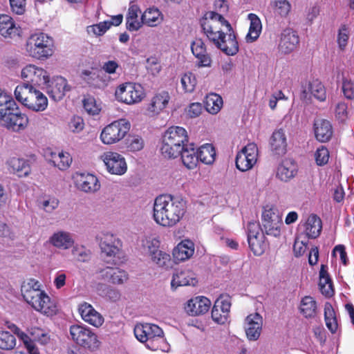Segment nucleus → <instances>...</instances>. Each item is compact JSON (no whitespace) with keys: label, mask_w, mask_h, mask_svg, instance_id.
<instances>
[{"label":"nucleus","mask_w":354,"mask_h":354,"mask_svg":"<svg viewBox=\"0 0 354 354\" xmlns=\"http://www.w3.org/2000/svg\"><path fill=\"white\" fill-rule=\"evenodd\" d=\"M21 77L35 85L47 86L50 82L48 73L42 68L28 65L21 71Z\"/></svg>","instance_id":"17"},{"label":"nucleus","mask_w":354,"mask_h":354,"mask_svg":"<svg viewBox=\"0 0 354 354\" xmlns=\"http://www.w3.org/2000/svg\"><path fill=\"white\" fill-rule=\"evenodd\" d=\"M170 100L168 92L161 91L155 95L149 105V111L154 113H158L166 108Z\"/></svg>","instance_id":"41"},{"label":"nucleus","mask_w":354,"mask_h":354,"mask_svg":"<svg viewBox=\"0 0 354 354\" xmlns=\"http://www.w3.org/2000/svg\"><path fill=\"white\" fill-rule=\"evenodd\" d=\"M180 83L183 89L186 93H192L194 91L197 84L196 76L192 73H186L182 75Z\"/></svg>","instance_id":"54"},{"label":"nucleus","mask_w":354,"mask_h":354,"mask_svg":"<svg viewBox=\"0 0 354 354\" xmlns=\"http://www.w3.org/2000/svg\"><path fill=\"white\" fill-rule=\"evenodd\" d=\"M270 149L272 152L277 156H283L286 152V136L282 129L273 132L270 140Z\"/></svg>","instance_id":"31"},{"label":"nucleus","mask_w":354,"mask_h":354,"mask_svg":"<svg viewBox=\"0 0 354 354\" xmlns=\"http://www.w3.org/2000/svg\"><path fill=\"white\" fill-rule=\"evenodd\" d=\"M1 124L14 131L24 130L28 124L29 120L25 113H22L15 102L0 116Z\"/></svg>","instance_id":"12"},{"label":"nucleus","mask_w":354,"mask_h":354,"mask_svg":"<svg viewBox=\"0 0 354 354\" xmlns=\"http://www.w3.org/2000/svg\"><path fill=\"white\" fill-rule=\"evenodd\" d=\"M28 55L38 59H46L54 53L53 40L44 32L32 34L26 42Z\"/></svg>","instance_id":"8"},{"label":"nucleus","mask_w":354,"mask_h":354,"mask_svg":"<svg viewBox=\"0 0 354 354\" xmlns=\"http://www.w3.org/2000/svg\"><path fill=\"white\" fill-rule=\"evenodd\" d=\"M180 155L183 165L189 169H192L197 166L198 162V151L194 147L193 144H187L182 149Z\"/></svg>","instance_id":"36"},{"label":"nucleus","mask_w":354,"mask_h":354,"mask_svg":"<svg viewBox=\"0 0 354 354\" xmlns=\"http://www.w3.org/2000/svg\"><path fill=\"white\" fill-rule=\"evenodd\" d=\"M70 89L71 87L68 86L67 80L61 76H58L54 78L51 84L49 85L48 93L55 101H59Z\"/></svg>","instance_id":"29"},{"label":"nucleus","mask_w":354,"mask_h":354,"mask_svg":"<svg viewBox=\"0 0 354 354\" xmlns=\"http://www.w3.org/2000/svg\"><path fill=\"white\" fill-rule=\"evenodd\" d=\"M136 339L151 351H167L169 345L165 337L162 329L150 323L137 324L134 327Z\"/></svg>","instance_id":"4"},{"label":"nucleus","mask_w":354,"mask_h":354,"mask_svg":"<svg viewBox=\"0 0 354 354\" xmlns=\"http://www.w3.org/2000/svg\"><path fill=\"white\" fill-rule=\"evenodd\" d=\"M15 95L24 106L33 111H43L48 106V99L46 95L31 84L18 85L15 90Z\"/></svg>","instance_id":"6"},{"label":"nucleus","mask_w":354,"mask_h":354,"mask_svg":"<svg viewBox=\"0 0 354 354\" xmlns=\"http://www.w3.org/2000/svg\"><path fill=\"white\" fill-rule=\"evenodd\" d=\"M263 318L257 313L250 314L245 319V330L250 341L257 340L261 333Z\"/></svg>","instance_id":"21"},{"label":"nucleus","mask_w":354,"mask_h":354,"mask_svg":"<svg viewBox=\"0 0 354 354\" xmlns=\"http://www.w3.org/2000/svg\"><path fill=\"white\" fill-rule=\"evenodd\" d=\"M101 278L114 285H123L129 280V274L124 270L106 267L99 272Z\"/></svg>","instance_id":"23"},{"label":"nucleus","mask_w":354,"mask_h":354,"mask_svg":"<svg viewBox=\"0 0 354 354\" xmlns=\"http://www.w3.org/2000/svg\"><path fill=\"white\" fill-rule=\"evenodd\" d=\"M142 246L147 251L149 257L153 252H158L160 248V241L155 236H147L142 241Z\"/></svg>","instance_id":"56"},{"label":"nucleus","mask_w":354,"mask_h":354,"mask_svg":"<svg viewBox=\"0 0 354 354\" xmlns=\"http://www.w3.org/2000/svg\"><path fill=\"white\" fill-rule=\"evenodd\" d=\"M348 40V30L346 26H342L338 32L337 43L339 48L344 50L347 45Z\"/></svg>","instance_id":"64"},{"label":"nucleus","mask_w":354,"mask_h":354,"mask_svg":"<svg viewBox=\"0 0 354 354\" xmlns=\"http://www.w3.org/2000/svg\"><path fill=\"white\" fill-rule=\"evenodd\" d=\"M193 55L198 59L197 65L199 67H209L211 66L212 59L207 53L205 43L201 39H196L191 45Z\"/></svg>","instance_id":"26"},{"label":"nucleus","mask_w":354,"mask_h":354,"mask_svg":"<svg viewBox=\"0 0 354 354\" xmlns=\"http://www.w3.org/2000/svg\"><path fill=\"white\" fill-rule=\"evenodd\" d=\"M313 129L316 139L321 142H328L333 133L330 122L323 118L315 120Z\"/></svg>","instance_id":"27"},{"label":"nucleus","mask_w":354,"mask_h":354,"mask_svg":"<svg viewBox=\"0 0 354 354\" xmlns=\"http://www.w3.org/2000/svg\"><path fill=\"white\" fill-rule=\"evenodd\" d=\"M297 172V166L294 161L286 159L279 165L277 171V177L281 181L288 182L295 176Z\"/></svg>","instance_id":"33"},{"label":"nucleus","mask_w":354,"mask_h":354,"mask_svg":"<svg viewBox=\"0 0 354 354\" xmlns=\"http://www.w3.org/2000/svg\"><path fill=\"white\" fill-rule=\"evenodd\" d=\"M73 179L77 188L86 193H93L100 188L97 178L90 173L76 172Z\"/></svg>","instance_id":"18"},{"label":"nucleus","mask_w":354,"mask_h":354,"mask_svg":"<svg viewBox=\"0 0 354 354\" xmlns=\"http://www.w3.org/2000/svg\"><path fill=\"white\" fill-rule=\"evenodd\" d=\"M188 136L186 130L180 127H171L162 137V153L169 158L180 156V151L187 145Z\"/></svg>","instance_id":"5"},{"label":"nucleus","mask_w":354,"mask_h":354,"mask_svg":"<svg viewBox=\"0 0 354 354\" xmlns=\"http://www.w3.org/2000/svg\"><path fill=\"white\" fill-rule=\"evenodd\" d=\"M142 24L150 27H155L162 23L163 17L158 9L150 8L146 10L142 15Z\"/></svg>","instance_id":"44"},{"label":"nucleus","mask_w":354,"mask_h":354,"mask_svg":"<svg viewBox=\"0 0 354 354\" xmlns=\"http://www.w3.org/2000/svg\"><path fill=\"white\" fill-rule=\"evenodd\" d=\"M71 339L77 345L90 351H96L100 346L97 335L84 325H72L69 329Z\"/></svg>","instance_id":"9"},{"label":"nucleus","mask_w":354,"mask_h":354,"mask_svg":"<svg viewBox=\"0 0 354 354\" xmlns=\"http://www.w3.org/2000/svg\"><path fill=\"white\" fill-rule=\"evenodd\" d=\"M100 159L104 163L109 173L121 176L126 173L127 164L124 157L114 151L103 153Z\"/></svg>","instance_id":"15"},{"label":"nucleus","mask_w":354,"mask_h":354,"mask_svg":"<svg viewBox=\"0 0 354 354\" xmlns=\"http://www.w3.org/2000/svg\"><path fill=\"white\" fill-rule=\"evenodd\" d=\"M109 29V24L105 21L88 26L87 31L88 32H93L96 36H101L103 35Z\"/></svg>","instance_id":"59"},{"label":"nucleus","mask_w":354,"mask_h":354,"mask_svg":"<svg viewBox=\"0 0 354 354\" xmlns=\"http://www.w3.org/2000/svg\"><path fill=\"white\" fill-rule=\"evenodd\" d=\"M59 204V200L55 197H45L39 201V207L46 213H52Z\"/></svg>","instance_id":"53"},{"label":"nucleus","mask_w":354,"mask_h":354,"mask_svg":"<svg viewBox=\"0 0 354 354\" xmlns=\"http://www.w3.org/2000/svg\"><path fill=\"white\" fill-rule=\"evenodd\" d=\"M150 257L153 263L158 267L167 268L171 266L170 255L163 251L158 250L155 253L153 252Z\"/></svg>","instance_id":"51"},{"label":"nucleus","mask_w":354,"mask_h":354,"mask_svg":"<svg viewBox=\"0 0 354 354\" xmlns=\"http://www.w3.org/2000/svg\"><path fill=\"white\" fill-rule=\"evenodd\" d=\"M322 229L321 219L315 214L308 216L306 223L305 233L310 239H315L319 236Z\"/></svg>","instance_id":"42"},{"label":"nucleus","mask_w":354,"mask_h":354,"mask_svg":"<svg viewBox=\"0 0 354 354\" xmlns=\"http://www.w3.org/2000/svg\"><path fill=\"white\" fill-rule=\"evenodd\" d=\"M347 104L344 102L337 103L335 107V118L340 122H344L348 118Z\"/></svg>","instance_id":"61"},{"label":"nucleus","mask_w":354,"mask_h":354,"mask_svg":"<svg viewBox=\"0 0 354 354\" xmlns=\"http://www.w3.org/2000/svg\"><path fill=\"white\" fill-rule=\"evenodd\" d=\"M324 319L328 330L332 333H336L338 328L337 317L332 305L328 302L324 305Z\"/></svg>","instance_id":"48"},{"label":"nucleus","mask_w":354,"mask_h":354,"mask_svg":"<svg viewBox=\"0 0 354 354\" xmlns=\"http://www.w3.org/2000/svg\"><path fill=\"white\" fill-rule=\"evenodd\" d=\"M24 300L35 310L47 315L53 316L58 310L54 301L42 290L38 281L30 279L24 281L21 288Z\"/></svg>","instance_id":"3"},{"label":"nucleus","mask_w":354,"mask_h":354,"mask_svg":"<svg viewBox=\"0 0 354 354\" xmlns=\"http://www.w3.org/2000/svg\"><path fill=\"white\" fill-rule=\"evenodd\" d=\"M223 106L222 97L215 93L207 95L205 101V109L211 114H216Z\"/></svg>","instance_id":"49"},{"label":"nucleus","mask_w":354,"mask_h":354,"mask_svg":"<svg viewBox=\"0 0 354 354\" xmlns=\"http://www.w3.org/2000/svg\"><path fill=\"white\" fill-rule=\"evenodd\" d=\"M299 43V39L297 32L291 28H286L280 35L279 51L283 54H290L297 48Z\"/></svg>","instance_id":"20"},{"label":"nucleus","mask_w":354,"mask_h":354,"mask_svg":"<svg viewBox=\"0 0 354 354\" xmlns=\"http://www.w3.org/2000/svg\"><path fill=\"white\" fill-rule=\"evenodd\" d=\"M83 106L85 111L90 115H97L100 110L101 106L97 104L96 100L92 96H88L83 100Z\"/></svg>","instance_id":"55"},{"label":"nucleus","mask_w":354,"mask_h":354,"mask_svg":"<svg viewBox=\"0 0 354 354\" xmlns=\"http://www.w3.org/2000/svg\"><path fill=\"white\" fill-rule=\"evenodd\" d=\"M79 75L80 79L90 87L102 88L106 86L105 76L95 68L82 70Z\"/></svg>","instance_id":"22"},{"label":"nucleus","mask_w":354,"mask_h":354,"mask_svg":"<svg viewBox=\"0 0 354 354\" xmlns=\"http://www.w3.org/2000/svg\"><path fill=\"white\" fill-rule=\"evenodd\" d=\"M319 286L322 293L325 296L331 297L333 295L332 281L328 274L327 266L325 265L321 266Z\"/></svg>","instance_id":"43"},{"label":"nucleus","mask_w":354,"mask_h":354,"mask_svg":"<svg viewBox=\"0 0 354 354\" xmlns=\"http://www.w3.org/2000/svg\"><path fill=\"white\" fill-rule=\"evenodd\" d=\"M270 6L275 15L281 17L288 16L291 10V5L288 0H272Z\"/></svg>","instance_id":"50"},{"label":"nucleus","mask_w":354,"mask_h":354,"mask_svg":"<svg viewBox=\"0 0 354 354\" xmlns=\"http://www.w3.org/2000/svg\"><path fill=\"white\" fill-rule=\"evenodd\" d=\"M211 306V301L205 297H196L188 301L185 310L187 313L196 316L207 313Z\"/></svg>","instance_id":"28"},{"label":"nucleus","mask_w":354,"mask_h":354,"mask_svg":"<svg viewBox=\"0 0 354 354\" xmlns=\"http://www.w3.org/2000/svg\"><path fill=\"white\" fill-rule=\"evenodd\" d=\"M194 252V244L189 240L182 241L174 248L173 257L177 261H183L189 259Z\"/></svg>","instance_id":"34"},{"label":"nucleus","mask_w":354,"mask_h":354,"mask_svg":"<svg viewBox=\"0 0 354 354\" xmlns=\"http://www.w3.org/2000/svg\"><path fill=\"white\" fill-rule=\"evenodd\" d=\"M15 346V337L8 331L0 330V348L3 350H12Z\"/></svg>","instance_id":"52"},{"label":"nucleus","mask_w":354,"mask_h":354,"mask_svg":"<svg viewBox=\"0 0 354 354\" xmlns=\"http://www.w3.org/2000/svg\"><path fill=\"white\" fill-rule=\"evenodd\" d=\"M14 105L15 101L11 98V97L3 93L0 89V116H2V114L8 108Z\"/></svg>","instance_id":"62"},{"label":"nucleus","mask_w":354,"mask_h":354,"mask_svg":"<svg viewBox=\"0 0 354 354\" xmlns=\"http://www.w3.org/2000/svg\"><path fill=\"white\" fill-rule=\"evenodd\" d=\"M48 161L59 169L64 171L71 166L72 158L68 152H50Z\"/></svg>","instance_id":"39"},{"label":"nucleus","mask_w":354,"mask_h":354,"mask_svg":"<svg viewBox=\"0 0 354 354\" xmlns=\"http://www.w3.org/2000/svg\"><path fill=\"white\" fill-rule=\"evenodd\" d=\"M258 148L252 142L244 147L236 157V167L241 171H246L253 167L257 160Z\"/></svg>","instance_id":"16"},{"label":"nucleus","mask_w":354,"mask_h":354,"mask_svg":"<svg viewBox=\"0 0 354 354\" xmlns=\"http://www.w3.org/2000/svg\"><path fill=\"white\" fill-rule=\"evenodd\" d=\"M186 213V202L170 194H161L153 201L152 218L164 227H173L180 222Z\"/></svg>","instance_id":"2"},{"label":"nucleus","mask_w":354,"mask_h":354,"mask_svg":"<svg viewBox=\"0 0 354 354\" xmlns=\"http://www.w3.org/2000/svg\"><path fill=\"white\" fill-rule=\"evenodd\" d=\"M196 283L195 274L189 270H184L174 274L171 286L175 290L179 286H195Z\"/></svg>","instance_id":"35"},{"label":"nucleus","mask_w":354,"mask_h":354,"mask_svg":"<svg viewBox=\"0 0 354 354\" xmlns=\"http://www.w3.org/2000/svg\"><path fill=\"white\" fill-rule=\"evenodd\" d=\"M248 19L250 21V25L245 39L248 42H253L259 37L262 25L260 19L255 14H249Z\"/></svg>","instance_id":"45"},{"label":"nucleus","mask_w":354,"mask_h":354,"mask_svg":"<svg viewBox=\"0 0 354 354\" xmlns=\"http://www.w3.org/2000/svg\"><path fill=\"white\" fill-rule=\"evenodd\" d=\"M79 312L85 322L95 327H100L104 323L102 315L89 304L84 303L80 305Z\"/></svg>","instance_id":"25"},{"label":"nucleus","mask_w":354,"mask_h":354,"mask_svg":"<svg viewBox=\"0 0 354 354\" xmlns=\"http://www.w3.org/2000/svg\"><path fill=\"white\" fill-rule=\"evenodd\" d=\"M299 310L306 318L314 317L317 313V303L313 297L306 296L301 301Z\"/></svg>","instance_id":"46"},{"label":"nucleus","mask_w":354,"mask_h":354,"mask_svg":"<svg viewBox=\"0 0 354 354\" xmlns=\"http://www.w3.org/2000/svg\"><path fill=\"white\" fill-rule=\"evenodd\" d=\"M20 34L19 27L17 26L12 18L7 15H0V35L5 38H12Z\"/></svg>","instance_id":"32"},{"label":"nucleus","mask_w":354,"mask_h":354,"mask_svg":"<svg viewBox=\"0 0 354 354\" xmlns=\"http://www.w3.org/2000/svg\"><path fill=\"white\" fill-rule=\"evenodd\" d=\"M315 158L318 165H326L329 159V151L327 148L324 146L317 148L315 153Z\"/></svg>","instance_id":"58"},{"label":"nucleus","mask_w":354,"mask_h":354,"mask_svg":"<svg viewBox=\"0 0 354 354\" xmlns=\"http://www.w3.org/2000/svg\"><path fill=\"white\" fill-rule=\"evenodd\" d=\"M231 307L228 297L221 296L217 299L212 310V318L218 324H224L227 322Z\"/></svg>","instance_id":"19"},{"label":"nucleus","mask_w":354,"mask_h":354,"mask_svg":"<svg viewBox=\"0 0 354 354\" xmlns=\"http://www.w3.org/2000/svg\"><path fill=\"white\" fill-rule=\"evenodd\" d=\"M313 95L320 102H324L326 99V91L324 86L318 80H314L308 82L302 90L301 98L303 100H307Z\"/></svg>","instance_id":"24"},{"label":"nucleus","mask_w":354,"mask_h":354,"mask_svg":"<svg viewBox=\"0 0 354 354\" xmlns=\"http://www.w3.org/2000/svg\"><path fill=\"white\" fill-rule=\"evenodd\" d=\"M49 243L58 249L68 250L73 245L74 240L71 233L59 230L53 234Z\"/></svg>","instance_id":"30"},{"label":"nucleus","mask_w":354,"mask_h":354,"mask_svg":"<svg viewBox=\"0 0 354 354\" xmlns=\"http://www.w3.org/2000/svg\"><path fill=\"white\" fill-rule=\"evenodd\" d=\"M8 165L11 171L19 177H26L31 171L28 161L23 158H12L9 160Z\"/></svg>","instance_id":"40"},{"label":"nucleus","mask_w":354,"mask_h":354,"mask_svg":"<svg viewBox=\"0 0 354 354\" xmlns=\"http://www.w3.org/2000/svg\"><path fill=\"white\" fill-rule=\"evenodd\" d=\"M127 145L129 151H138L144 147V141L138 136H131Z\"/></svg>","instance_id":"63"},{"label":"nucleus","mask_w":354,"mask_h":354,"mask_svg":"<svg viewBox=\"0 0 354 354\" xmlns=\"http://www.w3.org/2000/svg\"><path fill=\"white\" fill-rule=\"evenodd\" d=\"M261 224L262 230H264L268 235L279 236L283 225L282 216L277 209L266 207L262 212Z\"/></svg>","instance_id":"13"},{"label":"nucleus","mask_w":354,"mask_h":354,"mask_svg":"<svg viewBox=\"0 0 354 354\" xmlns=\"http://www.w3.org/2000/svg\"><path fill=\"white\" fill-rule=\"evenodd\" d=\"M197 151L198 160L206 165H211L214 162L216 151L211 144L203 145Z\"/></svg>","instance_id":"47"},{"label":"nucleus","mask_w":354,"mask_h":354,"mask_svg":"<svg viewBox=\"0 0 354 354\" xmlns=\"http://www.w3.org/2000/svg\"><path fill=\"white\" fill-rule=\"evenodd\" d=\"M98 239L104 261L113 265L119 263L123 257L121 241L110 232H102Z\"/></svg>","instance_id":"7"},{"label":"nucleus","mask_w":354,"mask_h":354,"mask_svg":"<svg viewBox=\"0 0 354 354\" xmlns=\"http://www.w3.org/2000/svg\"><path fill=\"white\" fill-rule=\"evenodd\" d=\"M68 128L73 133L81 132L84 128L83 118L80 116H73L68 122Z\"/></svg>","instance_id":"60"},{"label":"nucleus","mask_w":354,"mask_h":354,"mask_svg":"<svg viewBox=\"0 0 354 354\" xmlns=\"http://www.w3.org/2000/svg\"><path fill=\"white\" fill-rule=\"evenodd\" d=\"M141 11L138 6L131 2L127 15L126 23L127 28L129 31H136L142 27V17L140 19H138V14Z\"/></svg>","instance_id":"37"},{"label":"nucleus","mask_w":354,"mask_h":354,"mask_svg":"<svg viewBox=\"0 0 354 354\" xmlns=\"http://www.w3.org/2000/svg\"><path fill=\"white\" fill-rule=\"evenodd\" d=\"M115 96L118 101L131 105L141 102L145 97V92L141 84L127 82L116 88Z\"/></svg>","instance_id":"10"},{"label":"nucleus","mask_w":354,"mask_h":354,"mask_svg":"<svg viewBox=\"0 0 354 354\" xmlns=\"http://www.w3.org/2000/svg\"><path fill=\"white\" fill-rule=\"evenodd\" d=\"M72 254L74 258L81 262H85L89 260L91 253L83 246H75L72 250Z\"/></svg>","instance_id":"57"},{"label":"nucleus","mask_w":354,"mask_h":354,"mask_svg":"<svg viewBox=\"0 0 354 354\" xmlns=\"http://www.w3.org/2000/svg\"><path fill=\"white\" fill-rule=\"evenodd\" d=\"M6 326L8 328L11 330L15 333L19 338L23 342L25 347L28 351L29 354H39V351L36 346L35 344L32 341L30 337L24 332L21 331L15 324L7 322Z\"/></svg>","instance_id":"38"},{"label":"nucleus","mask_w":354,"mask_h":354,"mask_svg":"<svg viewBox=\"0 0 354 354\" xmlns=\"http://www.w3.org/2000/svg\"><path fill=\"white\" fill-rule=\"evenodd\" d=\"M204 33L218 49L227 55L239 51V44L231 24L220 14L209 11L201 21Z\"/></svg>","instance_id":"1"},{"label":"nucleus","mask_w":354,"mask_h":354,"mask_svg":"<svg viewBox=\"0 0 354 354\" xmlns=\"http://www.w3.org/2000/svg\"><path fill=\"white\" fill-rule=\"evenodd\" d=\"M130 123L120 119L106 126L101 132L100 139L105 145H112L121 140L130 129Z\"/></svg>","instance_id":"11"},{"label":"nucleus","mask_w":354,"mask_h":354,"mask_svg":"<svg viewBox=\"0 0 354 354\" xmlns=\"http://www.w3.org/2000/svg\"><path fill=\"white\" fill-rule=\"evenodd\" d=\"M248 241L250 250L256 256L261 255L266 249L265 236L261 232L260 225L256 222H250L247 227Z\"/></svg>","instance_id":"14"}]
</instances>
